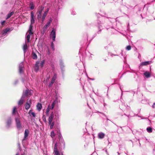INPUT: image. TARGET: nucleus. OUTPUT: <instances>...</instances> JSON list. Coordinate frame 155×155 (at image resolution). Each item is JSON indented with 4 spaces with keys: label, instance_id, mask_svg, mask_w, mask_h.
<instances>
[{
    "label": "nucleus",
    "instance_id": "29",
    "mask_svg": "<svg viewBox=\"0 0 155 155\" xmlns=\"http://www.w3.org/2000/svg\"><path fill=\"white\" fill-rule=\"evenodd\" d=\"M16 122L17 123V126H19L20 125V121L17 118L16 119Z\"/></svg>",
    "mask_w": 155,
    "mask_h": 155
},
{
    "label": "nucleus",
    "instance_id": "33",
    "mask_svg": "<svg viewBox=\"0 0 155 155\" xmlns=\"http://www.w3.org/2000/svg\"><path fill=\"white\" fill-rule=\"evenodd\" d=\"M11 122L12 119H11V118H9L8 120L7 121V123H8V124H10L11 123Z\"/></svg>",
    "mask_w": 155,
    "mask_h": 155
},
{
    "label": "nucleus",
    "instance_id": "27",
    "mask_svg": "<svg viewBox=\"0 0 155 155\" xmlns=\"http://www.w3.org/2000/svg\"><path fill=\"white\" fill-rule=\"evenodd\" d=\"M55 104H56V101H54L53 102L52 104L51 105V109H53V108H54V107Z\"/></svg>",
    "mask_w": 155,
    "mask_h": 155
},
{
    "label": "nucleus",
    "instance_id": "24",
    "mask_svg": "<svg viewBox=\"0 0 155 155\" xmlns=\"http://www.w3.org/2000/svg\"><path fill=\"white\" fill-rule=\"evenodd\" d=\"M32 56L33 59H36L37 58V56L36 53L34 52L32 53Z\"/></svg>",
    "mask_w": 155,
    "mask_h": 155
},
{
    "label": "nucleus",
    "instance_id": "6",
    "mask_svg": "<svg viewBox=\"0 0 155 155\" xmlns=\"http://www.w3.org/2000/svg\"><path fill=\"white\" fill-rule=\"evenodd\" d=\"M58 145V143H56L55 144L54 149V152L55 153V155H60L59 152L57 150V146Z\"/></svg>",
    "mask_w": 155,
    "mask_h": 155
},
{
    "label": "nucleus",
    "instance_id": "15",
    "mask_svg": "<svg viewBox=\"0 0 155 155\" xmlns=\"http://www.w3.org/2000/svg\"><path fill=\"white\" fill-rule=\"evenodd\" d=\"M40 67L39 66V62H37L35 67V70L36 71H37L39 69V68Z\"/></svg>",
    "mask_w": 155,
    "mask_h": 155
},
{
    "label": "nucleus",
    "instance_id": "13",
    "mask_svg": "<svg viewBox=\"0 0 155 155\" xmlns=\"http://www.w3.org/2000/svg\"><path fill=\"white\" fill-rule=\"evenodd\" d=\"M35 6V3L34 2H31L29 4V7L31 10H33Z\"/></svg>",
    "mask_w": 155,
    "mask_h": 155
},
{
    "label": "nucleus",
    "instance_id": "41",
    "mask_svg": "<svg viewBox=\"0 0 155 155\" xmlns=\"http://www.w3.org/2000/svg\"><path fill=\"white\" fill-rule=\"evenodd\" d=\"M20 127H18V129H19V128H20Z\"/></svg>",
    "mask_w": 155,
    "mask_h": 155
},
{
    "label": "nucleus",
    "instance_id": "18",
    "mask_svg": "<svg viewBox=\"0 0 155 155\" xmlns=\"http://www.w3.org/2000/svg\"><path fill=\"white\" fill-rule=\"evenodd\" d=\"M12 30V29L11 30V29L9 28H7L3 31L2 32V34H6V33H7L8 32L11 31Z\"/></svg>",
    "mask_w": 155,
    "mask_h": 155
},
{
    "label": "nucleus",
    "instance_id": "34",
    "mask_svg": "<svg viewBox=\"0 0 155 155\" xmlns=\"http://www.w3.org/2000/svg\"><path fill=\"white\" fill-rule=\"evenodd\" d=\"M131 47L130 45L126 47V49L127 50H130L131 49Z\"/></svg>",
    "mask_w": 155,
    "mask_h": 155
},
{
    "label": "nucleus",
    "instance_id": "42",
    "mask_svg": "<svg viewBox=\"0 0 155 155\" xmlns=\"http://www.w3.org/2000/svg\"><path fill=\"white\" fill-rule=\"evenodd\" d=\"M51 129H52V128L53 127L51 126Z\"/></svg>",
    "mask_w": 155,
    "mask_h": 155
},
{
    "label": "nucleus",
    "instance_id": "39",
    "mask_svg": "<svg viewBox=\"0 0 155 155\" xmlns=\"http://www.w3.org/2000/svg\"><path fill=\"white\" fill-rule=\"evenodd\" d=\"M155 104V103H154V104H153V107H154V105Z\"/></svg>",
    "mask_w": 155,
    "mask_h": 155
},
{
    "label": "nucleus",
    "instance_id": "45",
    "mask_svg": "<svg viewBox=\"0 0 155 155\" xmlns=\"http://www.w3.org/2000/svg\"><path fill=\"white\" fill-rule=\"evenodd\" d=\"M118 153V154H119V153Z\"/></svg>",
    "mask_w": 155,
    "mask_h": 155
},
{
    "label": "nucleus",
    "instance_id": "46",
    "mask_svg": "<svg viewBox=\"0 0 155 155\" xmlns=\"http://www.w3.org/2000/svg\"><path fill=\"white\" fill-rule=\"evenodd\" d=\"M23 155V154H22V155Z\"/></svg>",
    "mask_w": 155,
    "mask_h": 155
},
{
    "label": "nucleus",
    "instance_id": "38",
    "mask_svg": "<svg viewBox=\"0 0 155 155\" xmlns=\"http://www.w3.org/2000/svg\"><path fill=\"white\" fill-rule=\"evenodd\" d=\"M5 21H2L1 22V24L2 25H3L5 23Z\"/></svg>",
    "mask_w": 155,
    "mask_h": 155
},
{
    "label": "nucleus",
    "instance_id": "12",
    "mask_svg": "<svg viewBox=\"0 0 155 155\" xmlns=\"http://www.w3.org/2000/svg\"><path fill=\"white\" fill-rule=\"evenodd\" d=\"M48 10H49V9L48 8L47 9V10L46 11H45L44 12V14H43L42 18V21H44V20L45 19V18L47 15V13Z\"/></svg>",
    "mask_w": 155,
    "mask_h": 155
},
{
    "label": "nucleus",
    "instance_id": "40",
    "mask_svg": "<svg viewBox=\"0 0 155 155\" xmlns=\"http://www.w3.org/2000/svg\"><path fill=\"white\" fill-rule=\"evenodd\" d=\"M106 153H107V154L108 155H109V154H108V153H107V151H106Z\"/></svg>",
    "mask_w": 155,
    "mask_h": 155
},
{
    "label": "nucleus",
    "instance_id": "20",
    "mask_svg": "<svg viewBox=\"0 0 155 155\" xmlns=\"http://www.w3.org/2000/svg\"><path fill=\"white\" fill-rule=\"evenodd\" d=\"M51 109V106L50 104H49L47 108L46 109V114L48 115L49 114V112L50 110Z\"/></svg>",
    "mask_w": 155,
    "mask_h": 155
},
{
    "label": "nucleus",
    "instance_id": "31",
    "mask_svg": "<svg viewBox=\"0 0 155 155\" xmlns=\"http://www.w3.org/2000/svg\"><path fill=\"white\" fill-rule=\"evenodd\" d=\"M55 134H54V131H52L51 132V137L52 138H53L54 136H55Z\"/></svg>",
    "mask_w": 155,
    "mask_h": 155
},
{
    "label": "nucleus",
    "instance_id": "22",
    "mask_svg": "<svg viewBox=\"0 0 155 155\" xmlns=\"http://www.w3.org/2000/svg\"><path fill=\"white\" fill-rule=\"evenodd\" d=\"M144 75H145V76L147 78H149L150 76V74L149 72H145L144 73Z\"/></svg>",
    "mask_w": 155,
    "mask_h": 155
},
{
    "label": "nucleus",
    "instance_id": "44",
    "mask_svg": "<svg viewBox=\"0 0 155 155\" xmlns=\"http://www.w3.org/2000/svg\"><path fill=\"white\" fill-rule=\"evenodd\" d=\"M48 80H49V79L48 78V79H47V80H48Z\"/></svg>",
    "mask_w": 155,
    "mask_h": 155
},
{
    "label": "nucleus",
    "instance_id": "21",
    "mask_svg": "<svg viewBox=\"0 0 155 155\" xmlns=\"http://www.w3.org/2000/svg\"><path fill=\"white\" fill-rule=\"evenodd\" d=\"M37 108L38 111H40L42 108L41 104L40 103H38L37 105Z\"/></svg>",
    "mask_w": 155,
    "mask_h": 155
},
{
    "label": "nucleus",
    "instance_id": "11",
    "mask_svg": "<svg viewBox=\"0 0 155 155\" xmlns=\"http://www.w3.org/2000/svg\"><path fill=\"white\" fill-rule=\"evenodd\" d=\"M25 97L24 95H22L21 97V98L20 100L18 102V104L20 105L22 104L23 102L24 99H25Z\"/></svg>",
    "mask_w": 155,
    "mask_h": 155
},
{
    "label": "nucleus",
    "instance_id": "4",
    "mask_svg": "<svg viewBox=\"0 0 155 155\" xmlns=\"http://www.w3.org/2000/svg\"><path fill=\"white\" fill-rule=\"evenodd\" d=\"M32 91L31 90H27L24 91L23 95H24L25 97L29 96L31 95L32 94Z\"/></svg>",
    "mask_w": 155,
    "mask_h": 155
},
{
    "label": "nucleus",
    "instance_id": "14",
    "mask_svg": "<svg viewBox=\"0 0 155 155\" xmlns=\"http://www.w3.org/2000/svg\"><path fill=\"white\" fill-rule=\"evenodd\" d=\"M28 114L31 116H32L33 117H35L36 114L34 112H33L32 110H30L29 111Z\"/></svg>",
    "mask_w": 155,
    "mask_h": 155
},
{
    "label": "nucleus",
    "instance_id": "1",
    "mask_svg": "<svg viewBox=\"0 0 155 155\" xmlns=\"http://www.w3.org/2000/svg\"><path fill=\"white\" fill-rule=\"evenodd\" d=\"M31 25L29 27L28 30L26 33L27 41H26L25 44H24L23 46V49L24 53H25L26 51V50L28 47L27 45L29 42V39L30 38V36L32 35L33 34L32 32L33 26H32V25L34 23L35 19L34 13L33 12H31Z\"/></svg>",
    "mask_w": 155,
    "mask_h": 155
},
{
    "label": "nucleus",
    "instance_id": "16",
    "mask_svg": "<svg viewBox=\"0 0 155 155\" xmlns=\"http://www.w3.org/2000/svg\"><path fill=\"white\" fill-rule=\"evenodd\" d=\"M98 136L99 138L103 139L105 136V134L103 133L100 132L98 133Z\"/></svg>",
    "mask_w": 155,
    "mask_h": 155
},
{
    "label": "nucleus",
    "instance_id": "37",
    "mask_svg": "<svg viewBox=\"0 0 155 155\" xmlns=\"http://www.w3.org/2000/svg\"><path fill=\"white\" fill-rule=\"evenodd\" d=\"M51 46L52 47V48L54 49V43L53 42H52L51 43Z\"/></svg>",
    "mask_w": 155,
    "mask_h": 155
},
{
    "label": "nucleus",
    "instance_id": "32",
    "mask_svg": "<svg viewBox=\"0 0 155 155\" xmlns=\"http://www.w3.org/2000/svg\"><path fill=\"white\" fill-rule=\"evenodd\" d=\"M49 117L53 119L54 117V114L53 112H52Z\"/></svg>",
    "mask_w": 155,
    "mask_h": 155
},
{
    "label": "nucleus",
    "instance_id": "19",
    "mask_svg": "<svg viewBox=\"0 0 155 155\" xmlns=\"http://www.w3.org/2000/svg\"><path fill=\"white\" fill-rule=\"evenodd\" d=\"M53 119H52L49 117L48 118V121H49V125H50V126H53L54 125V123L53 122Z\"/></svg>",
    "mask_w": 155,
    "mask_h": 155
},
{
    "label": "nucleus",
    "instance_id": "35",
    "mask_svg": "<svg viewBox=\"0 0 155 155\" xmlns=\"http://www.w3.org/2000/svg\"><path fill=\"white\" fill-rule=\"evenodd\" d=\"M55 113V116L56 117H57L59 116L58 112H57V111H55L54 112Z\"/></svg>",
    "mask_w": 155,
    "mask_h": 155
},
{
    "label": "nucleus",
    "instance_id": "23",
    "mask_svg": "<svg viewBox=\"0 0 155 155\" xmlns=\"http://www.w3.org/2000/svg\"><path fill=\"white\" fill-rule=\"evenodd\" d=\"M43 9H44V8L42 7H39V10L37 12V14H41L42 11L43 10Z\"/></svg>",
    "mask_w": 155,
    "mask_h": 155
},
{
    "label": "nucleus",
    "instance_id": "9",
    "mask_svg": "<svg viewBox=\"0 0 155 155\" xmlns=\"http://www.w3.org/2000/svg\"><path fill=\"white\" fill-rule=\"evenodd\" d=\"M150 63L151 62L150 61H147L142 62L140 64L139 67H142L143 66L147 65L150 64Z\"/></svg>",
    "mask_w": 155,
    "mask_h": 155
},
{
    "label": "nucleus",
    "instance_id": "28",
    "mask_svg": "<svg viewBox=\"0 0 155 155\" xmlns=\"http://www.w3.org/2000/svg\"><path fill=\"white\" fill-rule=\"evenodd\" d=\"M44 63V61H41L40 63L39 62V66L41 68H42L43 66Z\"/></svg>",
    "mask_w": 155,
    "mask_h": 155
},
{
    "label": "nucleus",
    "instance_id": "36",
    "mask_svg": "<svg viewBox=\"0 0 155 155\" xmlns=\"http://www.w3.org/2000/svg\"><path fill=\"white\" fill-rule=\"evenodd\" d=\"M37 14V17L38 19L41 18V14Z\"/></svg>",
    "mask_w": 155,
    "mask_h": 155
},
{
    "label": "nucleus",
    "instance_id": "43",
    "mask_svg": "<svg viewBox=\"0 0 155 155\" xmlns=\"http://www.w3.org/2000/svg\"><path fill=\"white\" fill-rule=\"evenodd\" d=\"M18 153H17L15 155H18Z\"/></svg>",
    "mask_w": 155,
    "mask_h": 155
},
{
    "label": "nucleus",
    "instance_id": "10",
    "mask_svg": "<svg viewBox=\"0 0 155 155\" xmlns=\"http://www.w3.org/2000/svg\"><path fill=\"white\" fill-rule=\"evenodd\" d=\"M24 65L23 63H21L19 66V72L20 73H21L23 72V67Z\"/></svg>",
    "mask_w": 155,
    "mask_h": 155
},
{
    "label": "nucleus",
    "instance_id": "8",
    "mask_svg": "<svg viewBox=\"0 0 155 155\" xmlns=\"http://www.w3.org/2000/svg\"><path fill=\"white\" fill-rule=\"evenodd\" d=\"M31 104V101L30 100H28L27 102L25 105V109L28 110L30 107Z\"/></svg>",
    "mask_w": 155,
    "mask_h": 155
},
{
    "label": "nucleus",
    "instance_id": "3",
    "mask_svg": "<svg viewBox=\"0 0 155 155\" xmlns=\"http://www.w3.org/2000/svg\"><path fill=\"white\" fill-rule=\"evenodd\" d=\"M56 31L53 28L50 34V36L52 38V40L54 41L55 40L56 37Z\"/></svg>",
    "mask_w": 155,
    "mask_h": 155
},
{
    "label": "nucleus",
    "instance_id": "2",
    "mask_svg": "<svg viewBox=\"0 0 155 155\" xmlns=\"http://www.w3.org/2000/svg\"><path fill=\"white\" fill-rule=\"evenodd\" d=\"M58 133V139L59 140L58 145L59 146L60 148L61 149H64L65 148V142L60 133Z\"/></svg>",
    "mask_w": 155,
    "mask_h": 155
},
{
    "label": "nucleus",
    "instance_id": "17",
    "mask_svg": "<svg viewBox=\"0 0 155 155\" xmlns=\"http://www.w3.org/2000/svg\"><path fill=\"white\" fill-rule=\"evenodd\" d=\"M56 78V75H54L52 77V79L51 81V83L49 84L50 86H51L52 84L54 83L55 80Z\"/></svg>",
    "mask_w": 155,
    "mask_h": 155
},
{
    "label": "nucleus",
    "instance_id": "25",
    "mask_svg": "<svg viewBox=\"0 0 155 155\" xmlns=\"http://www.w3.org/2000/svg\"><path fill=\"white\" fill-rule=\"evenodd\" d=\"M147 131L149 133H151L152 132V129L150 127H147Z\"/></svg>",
    "mask_w": 155,
    "mask_h": 155
},
{
    "label": "nucleus",
    "instance_id": "30",
    "mask_svg": "<svg viewBox=\"0 0 155 155\" xmlns=\"http://www.w3.org/2000/svg\"><path fill=\"white\" fill-rule=\"evenodd\" d=\"M17 108L16 107H14L12 110V114H14L16 112Z\"/></svg>",
    "mask_w": 155,
    "mask_h": 155
},
{
    "label": "nucleus",
    "instance_id": "5",
    "mask_svg": "<svg viewBox=\"0 0 155 155\" xmlns=\"http://www.w3.org/2000/svg\"><path fill=\"white\" fill-rule=\"evenodd\" d=\"M51 19H50L49 21L43 27L44 31H45L48 28L50 25L51 22Z\"/></svg>",
    "mask_w": 155,
    "mask_h": 155
},
{
    "label": "nucleus",
    "instance_id": "26",
    "mask_svg": "<svg viewBox=\"0 0 155 155\" xmlns=\"http://www.w3.org/2000/svg\"><path fill=\"white\" fill-rule=\"evenodd\" d=\"M14 14V12H12L8 14V15L7 18L6 19H7L9 18L10 17H11Z\"/></svg>",
    "mask_w": 155,
    "mask_h": 155
},
{
    "label": "nucleus",
    "instance_id": "7",
    "mask_svg": "<svg viewBox=\"0 0 155 155\" xmlns=\"http://www.w3.org/2000/svg\"><path fill=\"white\" fill-rule=\"evenodd\" d=\"M29 132V131L28 130L26 129L25 130L24 133V137L23 139L22 140V142H23V141L26 139V138L28 137Z\"/></svg>",
    "mask_w": 155,
    "mask_h": 155
}]
</instances>
